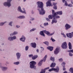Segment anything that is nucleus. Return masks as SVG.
<instances>
[{"label":"nucleus","instance_id":"dca6fc26","mask_svg":"<svg viewBox=\"0 0 73 73\" xmlns=\"http://www.w3.org/2000/svg\"><path fill=\"white\" fill-rule=\"evenodd\" d=\"M31 45L32 47H33V48H35L36 47V43H31Z\"/></svg>","mask_w":73,"mask_h":73},{"label":"nucleus","instance_id":"0eeeda50","mask_svg":"<svg viewBox=\"0 0 73 73\" xmlns=\"http://www.w3.org/2000/svg\"><path fill=\"white\" fill-rule=\"evenodd\" d=\"M59 67H57L56 68H52L51 69H49L48 71L49 72H52V71H53V70H54L55 72H58L59 71Z\"/></svg>","mask_w":73,"mask_h":73},{"label":"nucleus","instance_id":"49530a36","mask_svg":"<svg viewBox=\"0 0 73 73\" xmlns=\"http://www.w3.org/2000/svg\"><path fill=\"white\" fill-rule=\"evenodd\" d=\"M72 46H69V49H72Z\"/></svg>","mask_w":73,"mask_h":73},{"label":"nucleus","instance_id":"7c9ffc66","mask_svg":"<svg viewBox=\"0 0 73 73\" xmlns=\"http://www.w3.org/2000/svg\"><path fill=\"white\" fill-rule=\"evenodd\" d=\"M57 15V14L56 13V15H55V17L54 18V19H55V20H56V19H58V18H60V16L58 15L56 16Z\"/></svg>","mask_w":73,"mask_h":73},{"label":"nucleus","instance_id":"393cba45","mask_svg":"<svg viewBox=\"0 0 73 73\" xmlns=\"http://www.w3.org/2000/svg\"><path fill=\"white\" fill-rule=\"evenodd\" d=\"M7 67H2V70H3V71L6 70H7Z\"/></svg>","mask_w":73,"mask_h":73},{"label":"nucleus","instance_id":"9d476101","mask_svg":"<svg viewBox=\"0 0 73 73\" xmlns=\"http://www.w3.org/2000/svg\"><path fill=\"white\" fill-rule=\"evenodd\" d=\"M48 1H48L46 3V7H50V6L52 7L53 5H52L50 2V1H52V0H48Z\"/></svg>","mask_w":73,"mask_h":73},{"label":"nucleus","instance_id":"c756f323","mask_svg":"<svg viewBox=\"0 0 73 73\" xmlns=\"http://www.w3.org/2000/svg\"><path fill=\"white\" fill-rule=\"evenodd\" d=\"M17 32H16V31H15V32L13 33V34H10V36H12H12H13V35H17Z\"/></svg>","mask_w":73,"mask_h":73},{"label":"nucleus","instance_id":"37998d69","mask_svg":"<svg viewBox=\"0 0 73 73\" xmlns=\"http://www.w3.org/2000/svg\"><path fill=\"white\" fill-rule=\"evenodd\" d=\"M69 55L70 56H73V54H72L71 53H70V52L69 53Z\"/></svg>","mask_w":73,"mask_h":73},{"label":"nucleus","instance_id":"2eb2a0df","mask_svg":"<svg viewBox=\"0 0 73 73\" xmlns=\"http://www.w3.org/2000/svg\"><path fill=\"white\" fill-rule=\"evenodd\" d=\"M20 39V40L23 42H25L26 39L25 37L24 36H23Z\"/></svg>","mask_w":73,"mask_h":73},{"label":"nucleus","instance_id":"bb28decb","mask_svg":"<svg viewBox=\"0 0 73 73\" xmlns=\"http://www.w3.org/2000/svg\"><path fill=\"white\" fill-rule=\"evenodd\" d=\"M62 1L63 3H65V5H66V6H67V5H68V3H67V2H66V1L65 0H62Z\"/></svg>","mask_w":73,"mask_h":73},{"label":"nucleus","instance_id":"052dcab7","mask_svg":"<svg viewBox=\"0 0 73 73\" xmlns=\"http://www.w3.org/2000/svg\"><path fill=\"white\" fill-rule=\"evenodd\" d=\"M32 20H34V19H32Z\"/></svg>","mask_w":73,"mask_h":73},{"label":"nucleus","instance_id":"f3484780","mask_svg":"<svg viewBox=\"0 0 73 73\" xmlns=\"http://www.w3.org/2000/svg\"><path fill=\"white\" fill-rule=\"evenodd\" d=\"M47 49L48 50H50V51H52L53 49V47L51 46H48L47 47Z\"/></svg>","mask_w":73,"mask_h":73},{"label":"nucleus","instance_id":"864d4df0","mask_svg":"<svg viewBox=\"0 0 73 73\" xmlns=\"http://www.w3.org/2000/svg\"><path fill=\"white\" fill-rule=\"evenodd\" d=\"M40 48L41 49H43L42 50H44V48H43V47H40Z\"/></svg>","mask_w":73,"mask_h":73},{"label":"nucleus","instance_id":"13d9d810","mask_svg":"<svg viewBox=\"0 0 73 73\" xmlns=\"http://www.w3.org/2000/svg\"><path fill=\"white\" fill-rule=\"evenodd\" d=\"M71 3H72V4H73V1H71Z\"/></svg>","mask_w":73,"mask_h":73},{"label":"nucleus","instance_id":"58836bf2","mask_svg":"<svg viewBox=\"0 0 73 73\" xmlns=\"http://www.w3.org/2000/svg\"><path fill=\"white\" fill-rule=\"evenodd\" d=\"M36 29V28L30 30V32H32V31H35Z\"/></svg>","mask_w":73,"mask_h":73},{"label":"nucleus","instance_id":"680f3d73","mask_svg":"<svg viewBox=\"0 0 73 73\" xmlns=\"http://www.w3.org/2000/svg\"><path fill=\"white\" fill-rule=\"evenodd\" d=\"M26 0H24V1L25 2V1H26Z\"/></svg>","mask_w":73,"mask_h":73},{"label":"nucleus","instance_id":"aec40b11","mask_svg":"<svg viewBox=\"0 0 73 73\" xmlns=\"http://www.w3.org/2000/svg\"><path fill=\"white\" fill-rule=\"evenodd\" d=\"M65 64H66L65 62H63L61 64V65H64V66H63V70H66L65 68Z\"/></svg>","mask_w":73,"mask_h":73},{"label":"nucleus","instance_id":"e433bc0d","mask_svg":"<svg viewBox=\"0 0 73 73\" xmlns=\"http://www.w3.org/2000/svg\"><path fill=\"white\" fill-rule=\"evenodd\" d=\"M53 8L54 9L56 10L57 9V6H54Z\"/></svg>","mask_w":73,"mask_h":73},{"label":"nucleus","instance_id":"bf43d9fd","mask_svg":"<svg viewBox=\"0 0 73 73\" xmlns=\"http://www.w3.org/2000/svg\"><path fill=\"white\" fill-rule=\"evenodd\" d=\"M61 35H64V34H63V33H61Z\"/></svg>","mask_w":73,"mask_h":73},{"label":"nucleus","instance_id":"7ed1b4c3","mask_svg":"<svg viewBox=\"0 0 73 73\" xmlns=\"http://www.w3.org/2000/svg\"><path fill=\"white\" fill-rule=\"evenodd\" d=\"M36 64V62L34 61H32L30 62V67L31 69H36L35 65Z\"/></svg>","mask_w":73,"mask_h":73},{"label":"nucleus","instance_id":"69168bd1","mask_svg":"<svg viewBox=\"0 0 73 73\" xmlns=\"http://www.w3.org/2000/svg\"><path fill=\"white\" fill-rule=\"evenodd\" d=\"M32 14H33V12H32Z\"/></svg>","mask_w":73,"mask_h":73},{"label":"nucleus","instance_id":"4468645a","mask_svg":"<svg viewBox=\"0 0 73 73\" xmlns=\"http://www.w3.org/2000/svg\"><path fill=\"white\" fill-rule=\"evenodd\" d=\"M49 69V67H48L46 68H45L44 69H42V70L40 72V73H45V70H46L47 69Z\"/></svg>","mask_w":73,"mask_h":73},{"label":"nucleus","instance_id":"f704fd0d","mask_svg":"<svg viewBox=\"0 0 73 73\" xmlns=\"http://www.w3.org/2000/svg\"><path fill=\"white\" fill-rule=\"evenodd\" d=\"M67 51L68 52H72V53H73V49L70 50H68Z\"/></svg>","mask_w":73,"mask_h":73},{"label":"nucleus","instance_id":"4be33fe9","mask_svg":"<svg viewBox=\"0 0 73 73\" xmlns=\"http://www.w3.org/2000/svg\"><path fill=\"white\" fill-rule=\"evenodd\" d=\"M56 13L57 14V15H62V11H58Z\"/></svg>","mask_w":73,"mask_h":73},{"label":"nucleus","instance_id":"79ce46f5","mask_svg":"<svg viewBox=\"0 0 73 73\" xmlns=\"http://www.w3.org/2000/svg\"><path fill=\"white\" fill-rule=\"evenodd\" d=\"M12 22H11L9 23V25H10V26H12Z\"/></svg>","mask_w":73,"mask_h":73},{"label":"nucleus","instance_id":"5fc2aeb1","mask_svg":"<svg viewBox=\"0 0 73 73\" xmlns=\"http://www.w3.org/2000/svg\"><path fill=\"white\" fill-rule=\"evenodd\" d=\"M64 37L65 38L66 37V35H64Z\"/></svg>","mask_w":73,"mask_h":73},{"label":"nucleus","instance_id":"473e14b6","mask_svg":"<svg viewBox=\"0 0 73 73\" xmlns=\"http://www.w3.org/2000/svg\"><path fill=\"white\" fill-rule=\"evenodd\" d=\"M25 50H28V49H29V47L28 46H26L25 48Z\"/></svg>","mask_w":73,"mask_h":73},{"label":"nucleus","instance_id":"b1692460","mask_svg":"<svg viewBox=\"0 0 73 73\" xmlns=\"http://www.w3.org/2000/svg\"><path fill=\"white\" fill-rule=\"evenodd\" d=\"M17 18L20 19H25V16H20L19 17H17Z\"/></svg>","mask_w":73,"mask_h":73},{"label":"nucleus","instance_id":"412c9836","mask_svg":"<svg viewBox=\"0 0 73 73\" xmlns=\"http://www.w3.org/2000/svg\"><path fill=\"white\" fill-rule=\"evenodd\" d=\"M16 56H17V58L18 60L20 58V57L21 55L20 54L17 53L16 54Z\"/></svg>","mask_w":73,"mask_h":73},{"label":"nucleus","instance_id":"e2e57ef3","mask_svg":"<svg viewBox=\"0 0 73 73\" xmlns=\"http://www.w3.org/2000/svg\"><path fill=\"white\" fill-rule=\"evenodd\" d=\"M56 0H52V1H55Z\"/></svg>","mask_w":73,"mask_h":73},{"label":"nucleus","instance_id":"ddd939ff","mask_svg":"<svg viewBox=\"0 0 73 73\" xmlns=\"http://www.w3.org/2000/svg\"><path fill=\"white\" fill-rule=\"evenodd\" d=\"M65 27L66 28L65 29H66V30L69 29V28L71 27L70 25H69L68 24H66L65 25Z\"/></svg>","mask_w":73,"mask_h":73},{"label":"nucleus","instance_id":"cd10ccee","mask_svg":"<svg viewBox=\"0 0 73 73\" xmlns=\"http://www.w3.org/2000/svg\"><path fill=\"white\" fill-rule=\"evenodd\" d=\"M50 59L51 61H52L53 62H54V60H55L54 57H51L50 58Z\"/></svg>","mask_w":73,"mask_h":73},{"label":"nucleus","instance_id":"c85d7f7f","mask_svg":"<svg viewBox=\"0 0 73 73\" xmlns=\"http://www.w3.org/2000/svg\"><path fill=\"white\" fill-rule=\"evenodd\" d=\"M69 71L70 72H71V73H73V68H70L69 69Z\"/></svg>","mask_w":73,"mask_h":73},{"label":"nucleus","instance_id":"6ab92c4d","mask_svg":"<svg viewBox=\"0 0 73 73\" xmlns=\"http://www.w3.org/2000/svg\"><path fill=\"white\" fill-rule=\"evenodd\" d=\"M56 66V63L52 62L50 66V67L54 68Z\"/></svg>","mask_w":73,"mask_h":73},{"label":"nucleus","instance_id":"de8ad7c7","mask_svg":"<svg viewBox=\"0 0 73 73\" xmlns=\"http://www.w3.org/2000/svg\"><path fill=\"white\" fill-rule=\"evenodd\" d=\"M68 46H72L71 43L69 42L68 43Z\"/></svg>","mask_w":73,"mask_h":73},{"label":"nucleus","instance_id":"f03ea898","mask_svg":"<svg viewBox=\"0 0 73 73\" xmlns=\"http://www.w3.org/2000/svg\"><path fill=\"white\" fill-rule=\"evenodd\" d=\"M52 15H50L48 16V18L49 19H52L53 18L52 22V24H53L54 23H57V20H56L54 19V18L56 17V13L54 12V10H52Z\"/></svg>","mask_w":73,"mask_h":73},{"label":"nucleus","instance_id":"0e129e2a","mask_svg":"<svg viewBox=\"0 0 73 73\" xmlns=\"http://www.w3.org/2000/svg\"><path fill=\"white\" fill-rule=\"evenodd\" d=\"M30 23H31H31H31V22L30 21Z\"/></svg>","mask_w":73,"mask_h":73},{"label":"nucleus","instance_id":"20e7f679","mask_svg":"<svg viewBox=\"0 0 73 73\" xmlns=\"http://www.w3.org/2000/svg\"><path fill=\"white\" fill-rule=\"evenodd\" d=\"M45 33L47 35H49V32L48 31H47L46 30H43L42 31H41L40 32V35L41 36H44V37H45V34L44 33Z\"/></svg>","mask_w":73,"mask_h":73},{"label":"nucleus","instance_id":"a19ab883","mask_svg":"<svg viewBox=\"0 0 73 73\" xmlns=\"http://www.w3.org/2000/svg\"><path fill=\"white\" fill-rule=\"evenodd\" d=\"M50 40H51L53 42L55 41H56V40L54 39H53V38H52V37H51V38L50 39Z\"/></svg>","mask_w":73,"mask_h":73},{"label":"nucleus","instance_id":"5701e85b","mask_svg":"<svg viewBox=\"0 0 73 73\" xmlns=\"http://www.w3.org/2000/svg\"><path fill=\"white\" fill-rule=\"evenodd\" d=\"M38 57V56H37V55H35L32 57V59L33 60H35V59H36V58H37Z\"/></svg>","mask_w":73,"mask_h":73},{"label":"nucleus","instance_id":"423d86ee","mask_svg":"<svg viewBox=\"0 0 73 73\" xmlns=\"http://www.w3.org/2000/svg\"><path fill=\"white\" fill-rule=\"evenodd\" d=\"M46 57H47V55H46L44 57L43 60H41L38 63V66H41V64H42L43 61V62H45V61H46Z\"/></svg>","mask_w":73,"mask_h":73},{"label":"nucleus","instance_id":"6e6552de","mask_svg":"<svg viewBox=\"0 0 73 73\" xmlns=\"http://www.w3.org/2000/svg\"><path fill=\"white\" fill-rule=\"evenodd\" d=\"M23 9L24 11H23L21 10V7H18V11L19 12H21V13H25V14H26V12H25V9L23 8Z\"/></svg>","mask_w":73,"mask_h":73},{"label":"nucleus","instance_id":"8fccbe9b","mask_svg":"<svg viewBox=\"0 0 73 73\" xmlns=\"http://www.w3.org/2000/svg\"><path fill=\"white\" fill-rule=\"evenodd\" d=\"M53 35V34L51 33V34H50V33L49 32V35H47L48 36H52V35Z\"/></svg>","mask_w":73,"mask_h":73},{"label":"nucleus","instance_id":"f257e3e1","mask_svg":"<svg viewBox=\"0 0 73 73\" xmlns=\"http://www.w3.org/2000/svg\"><path fill=\"white\" fill-rule=\"evenodd\" d=\"M37 4L38 5V7L39 9H41V10L39 9H38V10L39 12V14L40 15H43L45 13V11L44 10V4L42 2L38 1L37 3Z\"/></svg>","mask_w":73,"mask_h":73},{"label":"nucleus","instance_id":"f8f14e48","mask_svg":"<svg viewBox=\"0 0 73 73\" xmlns=\"http://www.w3.org/2000/svg\"><path fill=\"white\" fill-rule=\"evenodd\" d=\"M71 33H72V34H73V35H72V33H70L69 34H66V36L68 37H69L70 38H72V37H73V32H72Z\"/></svg>","mask_w":73,"mask_h":73},{"label":"nucleus","instance_id":"72a5a7b5","mask_svg":"<svg viewBox=\"0 0 73 73\" xmlns=\"http://www.w3.org/2000/svg\"><path fill=\"white\" fill-rule=\"evenodd\" d=\"M14 64L15 65H19V62H18L14 63Z\"/></svg>","mask_w":73,"mask_h":73},{"label":"nucleus","instance_id":"2f4dec72","mask_svg":"<svg viewBox=\"0 0 73 73\" xmlns=\"http://www.w3.org/2000/svg\"><path fill=\"white\" fill-rule=\"evenodd\" d=\"M5 23H7V22H5L4 23H0V25L1 26H3V25L4 24H5Z\"/></svg>","mask_w":73,"mask_h":73},{"label":"nucleus","instance_id":"a878e982","mask_svg":"<svg viewBox=\"0 0 73 73\" xmlns=\"http://www.w3.org/2000/svg\"><path fill=\"white\" fill-rule=\"evenodd\" d=\"M43 43L46 45L47 46H48V45H49V42L48 41H45L44 42H43Z\"/></svg>","mask_w":73,"mask_h":73},{"label":"nucleus","instance_id":"338daca9","mask_svg":"<svg viewBox=\"0 0 73 73\" xmlns=\"http://www.w3.org/2000/svg\"><path fill=\"white\" fill-rule=\"evenodd\" d=\"M15 70H16V69H15Z\"/></svg>","mask_w":73,"mask_h":73},{"label":"nucleus","instance_id":"09e8293b","mask_svg":"<svg viewBox=\"0 0 73 73\" xmlns=\"http://www.w3.org/2000/svg\"><path fill=\"white\" fill-rule=\"evenodd\" d=\"M46 20L48 21H50V19H49V18H47L46 19Z\"/></svg>","mask_w":73,"mask_h":73},{"label":"nucleus","instance_id":"3c124183","mask_svg":"<svg viewBox=\"0 0 73 73\" xmlns=\"http://www.w3.org/2000/svg\"><path fill=\"white\" fill-rule=\"evenodd\" d=\"M36 52H38V53L39 52V50H38V49H37L36 50Z\"/></svg>","mask_w":73,"mask_h":73},{"label":"nucleus","instance_id":"9b49d317","mask_svg":"<svg viewBox=\"0 0 73 73\" xmlns=\"http://www.w3.org/2000/svg\"><path fill=\"white\" fill-rule=\"evenodd\" d=\"M16 38V36H13L11 37H9L8 38V40L9 41H12V40H15Z\"/></svg>","mask_w":73,"mask_h":73},{"label":"nucleus","instance_id":"1a4fd4ad","mask_svg":"<svg viewBox=\"0 0 73 73\" xmlns=\"http://www.w3.org/2000/svg\"><path fill=\"white\" fill-rule=\"evenodd\" d=\"M62 47L63 49H66L67 48V44H66V42H65L63 43L62 44Z\"/></svg>","mask_w":73,"mask_h":73},{"label":"nucleus","instance_id":"c03bdc74","mask_svg":"<svg viewBox=\"0 0 73 73\" xmlns=\"http://www.w3.org/2000/svg\"><path fill=\"white\" fill-rule=\"evenodd\" d=\"M59 61H61V62H62L63 60L62 58H60L58 60Z\"/></svg>","mask_w":73,"mask_h":73},{"label":"nucleus","instance_id":"a18cd8bd","mask_svg":"<svg viewBox=\"0 0 73 73\" xmlns=\"http://www.w3.org/2000/svg\"><path fill=\"white\" fill-rule=\"evenodd\" d=\"M33 54H31V55H29V57H33Z\"/></svg>","mask_w":73,"mask_h":73},{"label":"nucleus","instance_id":"774afa93","mask_svg":"<svg viewBox=\"0 0 73 73\" xmlns=\"http://www.w3.org/2000/svg\"><path fill=\"white\" fill-rule=\"evenodd\" d=\"M42 28H44V27H42Z\"/></svg>","mask_w":73,"mask_h":73},{"label":"nucleus","instance_id":"6e6d98bb","mask_svg":"<svg viewBox=\"0 0 73 73\" xmlns=\"http://www.w3.org/2000/svg\"><path fill=\"white\" fill-rule=\"evenodd\" d=\"M63 73H68V72H66V71H65Z\"/></svg>","mask_w":73,"mask_h":73},{"label":"nucleus","instance_id":"4c0bfd02","mask_svg":"<svg viewBox=\"0 0 73 73\" xmlns=\"http://www.w3.org/2000/svg\"><path fill=\"white\" fill-rule=\"evenodd\" d=\"M57 4V3H53V5H54V6H56V5Z\"/></svg>","mask_w":73,"mask_h":73},{"label":"nucleus","instance_id":"603ef678","mask_svg":"<svg viewBox=\"0 0 73 73\" xmlns=\"http://www.w3.org/2000/svg\"><path fill=\"white\" fill-rule=\"evenodd\" d=\"M16 27H17V28H19V27H20V26L17 25Z\"/></svg>","mask_w":73,"mask_h":73},{"label":"nucleus","instance_id":"39448f33","mask_svg":"<svg viewBox=\"0 0 73 73\" xmlns=\"http://www.w3.org/2000/svg\"><path fill=\"white\" fill-rule=\"evenodd\" d=\"M12 0H7V2H5L4 3V5L5 7L8 6V7H9L11 6V2Z\"/></svg>","mask_w":73,"mask_h":73},{"label":"nucleus","instance_id":"c9c22d12","mask_svg":"<svg viewBox=\"0 0 73 73\" xmlns=\"http://www.w3.org/2000/svg\"><path fill=\"white\" fill-rule=\"evenodd\" d=\"M44 26H47V25H48V23H44Z\"/></svg>","mask_w":73,"mask_h":73},{"label":"nucleus","instance_id":"4d7b16f0","mask_svg":"<svg viewBox=\"0 0 73 73\" xmlns=\"http://www.w3.org/2000/svg\"><path fill=\"white\" fill-rule=\"evenodd\" d=\"M36 40H38V38L37 37H36Z\"/></svg>","mask_w":73,"mask_h":73},{"label":"nucleus","instance_id":"a211bd4d","mask_svg":"<svg viewBox=\"0 0 73 73\" xmlns=\"http://www.w3.org/2000/svg\"><path fill=\"white\" fill-rule=\"evenodd\" d=\"M58 48H57L54 51V53L55 54H58Z\"/></svg>","mask_w":73,"mask_h":73},{"label":"nucleus","instance_id":"ea45409f","mask_svg":"<svg viewBox=\"0 0 73 73\" xmlns=\"http://www.w3.org/2000/svg\"><path fill=\"white\" fill-rule=\"evenodd\" d=\"M68 7H73V5H72V4H70L68 5Z\"/></svg>","mask_w":73,"mask_h":73}]
</instances>
